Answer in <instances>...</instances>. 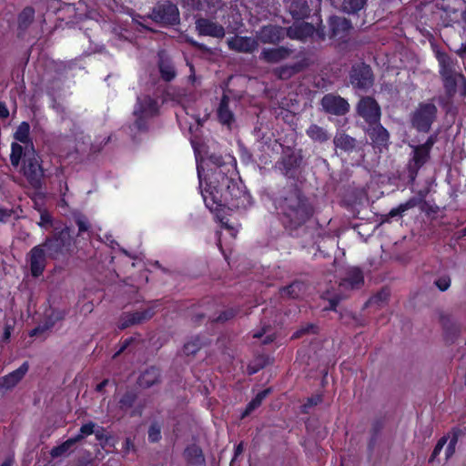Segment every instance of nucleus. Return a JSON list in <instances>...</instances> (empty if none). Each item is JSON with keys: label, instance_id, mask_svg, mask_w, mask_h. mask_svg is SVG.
Here are the masks:
<instances>
[{"label": "nucleus", "instance_id": "f257e3e1", "mask_svg": "<svg viewBox=\"0 0 466 466\" xmlns=\"http://www.w3.org/2000/svg\"><path fill=\"white\" fill-rule=\"evenodd\" d=\"M209 160L216 167L208 178V187L202 191L206 206L211 211L221 207L238 209L250 206V195L228 175L232 167L223 164L221 157L211 156Z\"/></svg>", "mask_w": 466, "mask_h": 466}, {"label": "nucleus", "instance_id": "f03ea898", "mask_svg": "<svg viewBox=\"0 0 466 466\" xmlns=\"http://www.w3.org/2000/svg\"><path fill=\"white\" fill-rule=\"evenodd\" d=\"M284 223L290 227H298L305 223L311 216V208L301 192L297 188L288 191L278 202Z\"/></svg>", "mask_w": 466, "mask_h": 466}, {"label": "nucleus", "instance_id": "7ed1b4c3", "mask_svg": "<svg viewBox=\"0 0 466 466\" xmlns=\"http://www.w3.org/2000/svg\"><path fill=\"white\" fill-rule=\"evenodd\" d=\"M436 57L445 94L448 97L451 98L457 93L458 83L465 82L466 78L462 73L457 71L459 67L458 61L447 53L438 52Z\"/></svg>", "mask_w": 466, "mask_h": 466}, {"label": "nucleus", "instance_id": "20e7f679", "mask_svg": "<svg viewBox=\"0 0 466 466\" xmlns=\"http://www.w3.org/2000/svg\"><path fill=\"white\" fill-rule=\"evenodd\" d=\"M329 38L336 41L339 46L346 47L350 43V35L353 29L350 19L339 15H331L328 20Z\"/></svg>", "mask_w": 466, "mask_h": 466}, {"label": "nucleus", "instance_id": "39448f33", "mask_svg": "<svg viewBox=\"0 0 466 466\" xmlns=\"http://www.w3.org/2000/svg\"><path fill=\"white\" fill-rule=\"evenodd\" d=\"M349 76L350 83L355 89L367 91L374 84L372 68L364 62L353 65Z\"/></svg>", "mask_w": 466, "mask_h": 466}, {"label": "nucleus", "instance_id": "423d86ee", "mask_svg": "<svg viewBox=\"0 0 466 466\" xmlns=\"http://www.w3.org/2000/svg\"><path fill=\"white\" fill-rule=\"evenodd\" d=\"M55 228L56 233L52 238H47L45 240V246L48 250V256L51 258L56 257L65 251H68L72 246V237L69 228L65 227L60 231Z\"/></svg>", "mask_w": 466, "mask_h": 466}, {"label": "nucleus", "instance_id": "0eeeda50", "mask_svg": "<svg viewBox=\"0 0 466 466\" xmlns=\"http://www.w3.org/2000/svg\"><path fill=\"white\" fill-rule=\"evenodd\" d=\"M150 17L153 21L165 25H176L179 24V11L171 2L157 4L153 7Z\"/></svg>", "mask_w": 466, "mask_h": 466}, {"label": "nucleus", "instance_id": "6e6552de", "mask_svg": "<svg viewBox=\"0 0 466 466\" xmlns=\"http://www.w3.org/2000/svg\"><path fill=\"white\" fill-rule=\"evenodd\" d=\"M160 108L158 98L149 95H140L137 97L134 116H156Z\"/></svg>", "mask_w": 466, "mask_h": 466}, {"label": "nucleus", "instance_id": "1a4fd4ad", "mask_svg": "<svg viewBox=\"0 0 466 466\" xmlns=\"http://www.w3.org/2000/svg\"><path fill=\"white\" fill-rule=\"evenodd\" d=\"M25 175L31 182L36 186L39 184L41 177L44 176L43 168L39 164L38 157L35 155V149L31 148L25 153Z\"/></svg>", "mask_w": 466, "mask_h": 466}, {"label": "nucleus", "instance_id": "9d476101", "mask_svg": "<svg viewBox=\"0 0 466 466\" xmlns=\"http://www.w3.org/2000/svg\"><path fill=\"white\" fill-rule=\"evenodd\" d=\"M321 106L324 111L334 116H344L350 110V104L340 96L327 94L321 99Z\"/></svg>", "mask_w": 466, "mask_h": 466}, {"label": "nucleus", "instance_id": "9b49d317", "mask_svg": "<svg viewBox=\"0 0 466 466\" xmlns=\"http://www.w3.org/2000/svg\"><path fill=\"white\" fill-rule=\"evenodd\" d=\"M45 242L41 245L35 246L28 253V262L30 270L34 277H39L43 274L47 260Z\"/></svg>", "mask_w": 466, "mask_h": 466}, {"label": "nucleus", "instance_id": "f8f14e48", "mask_svg": "<svg viewBox=\"0 0 466 466\" xmlns=\"http://www.w3.org/2000/svg\"><path fill=\"white\" fill-rule=\"evenodd\" d=\"M286 35V28L271 24L263 25L258 33V38L261 43L271 45H278Z\"/></svg>", "mask_w": 466, "mask_h": 466}, {"label": "nucleus", "instance_id": "ddd939ff", "mask_svg": "<svg viewBox=\"0 0 466 466\" xmlns=\"http://www.w3.org/2000/svg\"><path fill=\"white\" fill-rule=\"evenodd\" d=\"M196 30L199 35L223 38L225 36L224 27L208 18L199 17L196 20Z\"/></svg>", "mask_w": 466, "mask_h": 466}, {"label": "nucleus", "instance_id": "4468645a", "mask_svg": "<svg viewBox=\"0 0 466 466\" xmlns=\"http://www.w3.org/2000/svg\"><path fill=\"white\" fill-rule=\"evenodd\" d=\"M315 26L311 23L295 21V23L286 28L287 36L290 39L306 41L309 37H313Z\"/></svg>", "mask_w": 466, "mask_h": 466}, {"label": "nucleus", "instance_id": "2eb2a0df", "mask_svg": "<svg viewBox=\"0 0 466 466\" xmlns=\"http://www.w3.org/2000/svg\"><path fill=\"white\" fill-rule=\"evenodd\" d=\"M153 315L154 312L151 309L136 312H125L119 318L118 328L124 329L129 326L140 324L151 319Z\"/></svg>", "mask_w": 466, "mask_h": 466}, {"label": "nucleus", "instance_id": "dca6fc26", "mask_svg": "<svg viewBox=\"0 0 466 466\" xmlns=\"http://www.w3.org/2000/svg\"><path fill=\"white\" fill-rule=\"evenodd\" d=\"M359 116H380V106L371 96H363L357 105Z\"/></svg>", "mask_w": 466, "mask_h": 466}, {"label": "nucleus", "instance_id": "f3484780", "mask_svg": "<svg viewBox=\"0 0 466 466\" xmlns=\"http://www.w3.org/2000/svg\"><path fill=\"white\" fill-rule=\"evenodd\" d=\"M291 50L285 46H278L273 48H264L260 53V58L267 63L274 64L287 59Z\"/></svg>", "mask_w": 466, "mask_h": 466}, {"label": "nucleus", "instance_id": "a211bd4d", "mask_svg": "<svg viewBox=\"0 0 466 466\" xmlns=\"http://www.w3.org/2000/svg\"><path fill=\"white\" fill-rule=\"evenodd\" d=\"M228 45L230 50L251 53L257 47V42L248 36H235L228 41Z\"/></svg>", "mask_w": 466, "mask_h": 466}, {"label": "nucleus", "instance_id": "6ab92c4d", "mask_svg": "<svg viewBox=\"0 0 466 466\" xmlns=\"http://www.w3.org/2000/svg\"><path fill=\"white\" fill-rule=\"evenodd\" d=\"M28 362H24L18 369L4 376L0 381V388L11 389L14 388L28 371Z\"/></svg>", "mask_w": 466, "mask_h": 466}, {"label": "nucleus", "instance_id": "aec40b11", "mask_svg": "<svg viewBox=\"0 0 466 466\" xmlns=\"http://www.w3.org/2000/svg\"><path fill=\"white\" fill-rule=\"evenodd\" d=\"M364 282L363 274L358 268H349L346 276L340 282V287L345 289H359Z\"/></svg>", "mask_w": 466, "mask_h": 466}, {"label": "nucleus", "instance_id": "412c9836", "mask_svg": "<svg viewBox=\"0 0 466 466\" xmlns=\"http://www.w3.org/2000/svg\"><path fill=\"white\" fill-rule=\"evenodd\" d=\"M309 6L306 0H294L289 5V14L295 21H302L309 17Z\"/></svg>", "mask_w": 466, "mask_h": 466}, {"label": "nucleus", "instance_id": "4be33fe9", "mask_svg": "<svg viewBox=\"0 0 466 466\" xmlns=\"http://www.w3.org/2000/svg\"><path fill=\"white\" fill-rule=\"evenodd\" d=\"M433 145V141L429 139L426 143L421 146L413 147V162L416 168L420 167L426 163L429 158L431 147Z\"/></svg>", "mask_w": 466, "mask_h": 466}, {"label": "nucleus", "instance_id": "5701e85b", "mask_svg": "<svg viewBox=\"0 0 466 466\" xmlns=\"http://www.w3.org/2000/svg\"><path fill=\"white\" fill-rule=\"evenodd\" d=\"M35 11L32 6H25L17 16L19 35L24 34L35 19Z\"/></svg>", "mask_w": 466, "mask_h": 466}, {"label": "nucleus", "instance_id": "b1692460", "mask_svg": "<svg viewBox=\"0 0 466 466\" xmlns=\"http://www.w3.org/2000/svg\"><path fill=\"white\" fill-rule=\"evenodd\" d=\"M158 70L161 78L166 82L172 81L176 76V69L168 57L160 56L158 60Z\"/></svg>", "mask_w": 466, "mask_h": 466}, {"label": "nucleus", "instance_id": "393cba45", "mask_svg": "<svg viewBox=\"0 0 466 466\" xmlns=\"http://www.w3.org/2000/svg\"><path fill=\"white\" fill-rule=\"evenodd\" d=\"M187 466H206L205 458L201 449L197 445H191L185 451Z\"/></svg>", "mask_w": 466, "mask_h": 466}, {"label": "nucleus", "instance_id": "a878e982", "mask_svg": "<svg viewBox=\"0 0 466 466\" xmlns=\"http://www.w3.org/2000/svg\"><path fill=\"white\" fill-rule=\"evenodd\" d=\"M160 379V371L155 367L147 369L139 377L138 383L141 387L149 388L157 383Z\"/></svg>", "mask_w": 466, "mask_h": 466}, {"label": "nucleus", "instance_id": "bb28decb", "mask_svg": "<svg viewBox=\"0 0 466 466\" xmlns=\"http://www.w3.org/2000/svg\"><path fill=\"white\" fill-rule=\"evenodd\" d=\"M29 132L30 126L27 122H22L14 134V137L17 142L25 145V149L27 150L29 147L33 146L32 142L29 139Z\"/></svg>", "mask_w": 466, "mask_h": 466}, {"label": "nucleus", "instance_id": "cd10ccee", "mask_svg": "<svg viewBox=\"0 0 466 466\" xmlns=\"http://www.w3.org/2000/svg\"><path fill=\"white\" fill-rule=\"evenodd\" d=\"M305 290V285L302 282L295 281L289 286L283 288L280 292L284 298L296 299L299 297Z\"/></svg>", "mask_w": 466, "mask_h": 466}, {"label": "nucleus", "instance_id": "c85d7f7f", "mask_svg": "<svg viewBox=\"0 0 466 466\" xmlns=\"http://www.w3.org/2000/svg\"><path fill=\"white\" fill-rule=\"evenodd\" d=\"M31 148H34L33 146L29 147L28 149H25V145H20L18 143H12V148H11V154H10V160L13 166L17 167L20 163V160L22 157H25V153L28 152V150H31Z\"/></svg>", "mask_w": 466, "mask_h": 466}, {"label": "nucleus", "instance_id": "c756f323", "mask_svg": "<svg viewBox=\"0 0 466 466\" xmlns=\"http://www.w3.org/2000/svg\"><path fill=\"white\" fill-rule=\"evenodd\" d=\"M437 107L432 101L421 102L412 116H436Z\"/></svg>", "mask_w": 466, "mask_h": 466}, {"label": "nucleus", "instance_id": "7c9ffc66", "mask_svg": "<svg viewBox=\"0 0 466 466\" xmlns=\"http://www.w3.org/2000/svg\"><path fill=\"white\" fill-rule=\"evenodd\" d=\"M76 443V440L72 438H69L66 441H64L62 444L54 447L51 451L50 455L52 458H58L65 456L68 454L72 449V447Z\"/></svg>", "mask_w": 466, "mask_h": 466}, {"label": "nucleus", "instance_id": "2f4dec72", "mask_svg": "<svg viewBox=\"0 0 466 466\" xmlns=\"http://www.w3.org/2000/svg\"><path fill=\"white\" fill-rule=\"evenodd\" d=\"M206 118H184V121H179V126L182 129L187 128L191 135L198 137V129L203 126Z\"/></svg>", "mask_w": 466, "mask_h": 466}, {"label": "nucleus", "instance_id": "473e14b6", "mask_svg": "<svg viewBox=\"0 0 466 466\" xmlns=\"http://www.w3.org/2000/svg\"><path fill=\"white\" fill-rule=\"evenodd\" d=\"M334 144L342 150L350 151L355 147V139L346 134H339L334 138Z\"/></svg>", "mask_w": 466, "mask_h": 466}, {"label": "nucleus", "instance_id": "72a5a7b5", "mask_svg": "<svg viewBox=\"0 0 466 466\" xmlns=\"http://www.w3.org/2000/svg\"><path fill=\"white\" fill-rule=\"evenodd\" d=\"M307 134L312 140L318 142H324L329 138V135L326 130L315 125L309 127Z\"/></svg>", "mask_w": 466, "mask_h": 466}, {"label": "nucleus", "instance_id": "f704fd0d", "mask_svg": "<svg viewBox=\"0 0 466 466\" xmlns=\"http://www.w3.org/2000/svg\"><path fill=\"white\" fill-rule=\"evenodd\" d=\"M370 135L376 144L383 147L387 145L390 136L388 131L381 126H377Z\"/></svg>", "mask_w": 466, "mask_h": 466}, {"label": "nucleus", "instance_id": "c9c22d12", "mask_svg": "<svg viewBox=\"0 0 466 466\" xmlns=\"http://www.w3.org/2000/svg\"><path fill=\"white\" fill-rule=\"evenodd\" d=\"M367 4V0H344L343 10L348 14H358Z\"/></svg>", "mask_w": 466, "mask_h": 466}, {"label": "nucleus", "instance_id": "e433bc0d", "mask_svg": "<svg viewBox=\"0 0 466 466\" xmlns=\"http://www.w3.org/2000/svg\"><path fill=\"white\" fill-rule=\"evenodd\" d=\"M269 390H265L258 392L256 397L248 404L245 412L243 413V417L251 413L254 410H256L262 402V400L268 394Z\"/></svg>", "mask_w": 466, "mask_h": 466}, {"label": "nucleus", "instance_id": "4c0bfd02", "mask_svg": "<svg viewBox=\"0 0 466 466\" xmlns=\"http://www.w3.org/2000/svg\"><path fill=\"white\" fill-rule=\"evenodd\" d=\"M96 423L89 421L84 425L81 426L79 432L77 435L73 437L74 440H76V443L81 441L86 437L93 434L95 432Z\"/></svg>", "mask_w": 466, "mask_h": 466}, {"label": "nucleus", "instance_id": "58836bf2", "mask_svg": "<svg viewBox=\"0 0 466 466\" xmlns=\"http://www.w3.org/2000/svg\"><path fill=\"white\" fill-rule=\"evenodd\" d=\"M228 104V96L223 94L218 107V116H234V114L229 110Z\"/></svg>", "mask_w": 466, "mask_h": 466}, {"label": "nucleus", "instance_id": "ea45409f", "mask_svg": "<svg viewBox=\"0 0 466 466\" xmlns=\"http://www.w3.org/2000/svg\"><path fill=\"white\" fill-rule=\"evenodd\" d=\"M415 206V203L413 200H409L406 203L400 204L395 208H392L390 213L388 214L389 217L393 218L400 216L401 217L402 214L407 211L408 209L413 208Z\"/></svg>", "mask_w": 466, "mask_h": 466}, {"label": "nucleus", "instance_id": "a19ab883", "mask_svg": "<svg viewBox=\"0 0 466 466\" xmlns=\"http://www.w3.org/2000/svg\"><path fill=\"white\" fill-rule=\"evenodd\" d=\"M458 443V435L453 433L451 437L449 436V440L447 441V447L445 449V459L448 461L450 458L453 456L455 453L456 445Z\"/></svg>", "mask_w": 466, "mask_h": 466}, {"label": "nucleus", "instance_id": "79ce46f5", "mask_svg": "<svg viewBox=\"0 0 466 466\" xmlns=\"http://www.w3.org/2000/svg\"><path fill=\"white\" fill-rule=\"evenodd\" d=\"M200 345V341L198 339L188 341L184 345V353L187 355H194L199 350Z\"/></svg>", "mask_w": 466, "mask_h": 466}, {"label": "nucleus", "instance_id": "37998d69", "mask_svg": "<svg viewBox=\"0 0 466 466\" xmlns=\"http://www.w3.org/2000/svg\"><path fill=\"white\" fill-rule=\"evenodd\" d=\"M290 71L292 72V75L295 76L303 70H305L309 66L308 60L306 58H303L299 61H297L293 64L288 65Z\"/></svg>", "mask_w": 466, "mask_h": 466}, {"label": "nucleus", "instance_id": "c03bdc74", "mask_svg": "<svg viewBox=\"0 0 466 466\" xmlns=\"http://www.w3.org/2000/svg\"><path fill=\"white\" fill-rule=\"evenodd\" d=\"M186 42L191 46L192 47L203 52V53H206V54H212V51H211V48H209L208 46H206L205 44H202V43H199L198 42L197 40H195L193 37H189L187 36L186 38Z\"/></svg>", "mask_w": 466, "mask_h": 466}, {"label": "nucleus", "instance_id": "a18cd8bd", "mask_svg": "<svg viewBox=\"0 0 466 466\" xmlns=\"http://www.w3.org/2000/svg\"><path fill=\"white\" fill-rule=\"evenodd\" d=\"M136 400L135 394L131 392L126 393L120 400L119 404L120 408L124 410H127L132 407Z\"/></svg>", "mask_w": 466, "mask_h": 466}, {"label": "nucleus", "instance_id": "49530a36", "mask_svg": "<svg viewBox=\"0 0 466 466\" xmlns=\"http://www.w3.org/2000/svg\"><path fill=\"white\" fill-rule=\"evenodd\" d=\"M448 440H449V435H445L438 441V442L432 451V454L430 458V461H433L437 458V456L440 454V452L443 449L444 445L447 443Z\"/></svg>", "mask_w": 466, "mask_h": 466}, {"label": "nucleus", "instance_id": "de8ad7c7", "mask_svg": "<svg viewBox=\"0 0 466 466\" xmlns=\"http://www.w3.org/2000/svg\"><path fill=\"white\" fill-rule=\"evenodd\" d=\"M161 438L160 427L157 424H152L148 430V439L151 442H157Z\"/></svg>", "mask_w": 466, "mask_h": 466}, {"label": "nucleus", "instance_id": "09e8293b", "mask_svg": "<svg viewBox=\"0 0 466 466\" xmlns=\"http://www.w3.org/2000/svg\"><path fill=\"white\" fill-rule=\"evenodd\" d=\"M275 75L280 79H289L293 76L288 65L281 66L275 69Z\"/></svg>", "mask_w": 466, "mask_h": 466}, {"label": "nucleus", "instance_id": "8fccbe9b", "mask_svg": "<svg viewBox=\"0 0 466 466\" xmlns=\"http://www.w3.org/2000/svg\"><path fill=\"white\" fill-rule=\"evenodd\" d=\"M76 223L78 227V235H81L84 232H87L90 228V225L85 217H77L76 218Z\"/></svg>", "mask_w": 466, "mask_h": 466}, {"label": "nucleus", "instance_id": "3c124183", "mask_svg": "<svg viewBox=\"0 0 466 466\" xmlns=\"http://www.w3.org/2000/svg\"><path fill=\"white\" fill-rule=\"evenodd\" d=\"M435 285L441 291L447 290L451 286V279L449 277H441L435 280Z\"/></svg>", "mask_w": 466, "mask_h": 466}, {"label": "nucleus", "instance_id": "603ef678", "mask_svg": "<svg viewBox=\"0 0 466 466\" xmlns=\"http://www.w3.org/2000/svg\"><path fill=\"white\" fill-rule=\"evenodd\" d=\"M326 30L325 26L322 25V22H319L317 27H315V33L313 37L316 38L317 41H324L326 39Z\"/></svg>", "mask_w": 466, "mask_h": 466}, {"label": "nucleus", "instance_id": "864d4df0", "mask_svg": "<svg viewBox=\"0 0 466 466\" xmlns=\"http://www.w3.org/2000/svg\"><path fill=\"white\" fill-rule=\"evenodd\" d=\"M185 5L189 6L193 10H202L203 4L201 0H182Z\"/></svg>", "mask_w": 466, "mask_h": 466}, {"label": "nucleus", "instance_id": "5fc2aeb1", "mask_svg": "<svg viewBox=\"0 0 466 466\" xmlns=\"http://www.w3.org/2000/svg\"><path fill=\"white\" fill-rule=\"evenodd\" d=\"M430 119L431 118H423V117L414 118L413 126H416L418 127H421L424 130H428L429 127H430V125H431Z\"/></svg>", "mask_w": 466, "mask_h": 466}, {"label": "nucleus", "instance_id": "6e6d98bb", "mask_svg": "<svg viewBox=\"0 0 466 466\" xmlns=\"http://www.w3.org/2000/svg\"><path fill=\"white\" fill-rule=\"evenodd\" d=\"M51 216L47 212H43L41 213L40 221L38 222V225L41 228H46V227L51 224Z\"/></svg>", "mask_w": 466, "mask_h": 466}, {"label": "nucleus", "instance_id": "4d7b16f0", "mask_svg": "<svg viewBox=\"0 0 466 466\" xmlns=\"http://www.w3.org/2000/svg\"><path fill=\"white\" fill-rule=\"evenodd\" d=\"M235 315V311L233 309H228L222 312L217 319V321H226L228 319H230Z\"/></svg>", "mask_w": 466, "mask_h": 466}, {"label": "nucleus", "instance_id": "13d9d810", "mask_svg": "<svg viewBox=\"0 0 466 466\" xmlns=\"http://www.w3.org/2000/svg\"><path fill=\"white\" fill-rule=\"evenodd\" d=\"M13 214L14 213L12 210L0 208V222H2V223L7 222L11 218Z\"/></svg>", "mask_w": 466, "mask_h": 466}, {"label": "nucleus", "instance_id": "bf43d9fd", "mask_svg": "<svg viewBox=\"0 0 466 466\" xmlns=\"http://www.w3.org/2000/svg\"><path fill=\"white\" fill-rule=\"evenodd\" d=\"M315 327L311 324H308L306 327H302L300 329H299L298 331H296L292 338H299L300 337L302 334L304 333H307V332H309L310 329H314Z\"/></svg>", "mask_w": 466, "mask_h": 466}, {"label": "nucleus", "instance_id": "052dcab7", "mask_svg": "<svg viewBox=\"0 0 466 466\" xmlns=\"http://www.w3.org/2000/svg\"><path fill=\"white\" fill-rule=\"evenodd\" d=\"M321 401L320 396H315L308 400V403L305 405V408L311 407L313 405H317Z\"/></svg>", "mask_w": 466, "mask_h": 466}, {"label": "nucleus", "instance_id": "680f3d73", "mask_svg": "<svg viewBox=\"0 0 466 466\" xmlns=\"http://www.w3.org/2000/svg\"><path fill=\"white\" fill-rule=\"evenodd\" d=\"M0 116H10L9 110L5 102H0Z\"/></svg>", "mask_w": 466, "mask_h": 466}, {"label": "nucleus", "instance_id": "e2e57ef3", "mask_svg": "<svg viewBox=\"0 0 466 466\" xmlns=\"http://www.w3.org/2000/svg\"><path fill=\"white\" fill-rule=\"evenodd\" d=\"M93 434H95V435H96V439H97L98 441H102V440L104 439V437H105V435H104V430H103V428H101V427H96V428H95V432H94Z\"/></svg>", "mask_w": 466, "mask_h": 466}, {"label": "nucleus", "instance_id": "0e129e2a", "mask_svg": "<svg viewBox=\"0 0 466 466\" xmlns=\"http://www.w3.org/2000/svg\"><path fill=\"white\" fill-rule=\"evenodd\" d=\"M457 54L461 58L466 60V43L461 45V48L458 49Z\"/></svg>", "mask_w": 466, "mask_h": 466}, {"label": "nucleus", "instance_id": "69168bd1", "mask_svg": "<svg viewBox=\"0 0 466 466\" xmlns=\"http://www.w3.org/2000/svg\"><path fill=\"white\" fill-rule=\"evenodd\" d=\"M10 336H11V328L9 326H6L5 328V331H4V339L8 340Z\"/></svg>", "mask_w": 466, "mask_h": 466}, {"label": "nucleus", "instance_id": "338daca9", "mask_svg": "<svg viewBox=\"0 0 466 466\" xmlns=\"http://www.w3.org/2000/svg\"><path fill=\"white\" fill-rule=\"evenodd\" d=\"M329 302H330V306L329 308H327V309L334 310L336 309V306H337L339 301L337 299H330Z\"/></svg>", "mask_w": 466, "mask_h": 466}, {"label": "nucleus", "instance_id": "774afa93", "mask_svg": "<svg viewBox=\"0 0 466 466\" xmlns=\"http://www.w3.org/2000/svg\"><path fill=\"white\" fill-rule=\"evenodd\" d=\"M108 380H103L102 382H100L97 386H96V390L98 391H101L105 386L107 384Z\"/></svg>", "mask_w": 466, "mask_h": 466}]
</instances>
